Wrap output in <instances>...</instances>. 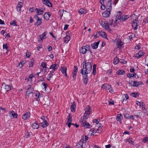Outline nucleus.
Masks as SVG:
<instances>
[{
    "instance_id": "22",
    "label": "nucleus",
    "mask_w": 148,
    "mask_h": 148,
    "mask_svg": "<svg viewBox=\"0 0 148 148\" xmlns=\"http://www.w3.org/2000/svg\"><path fill=\"white\" fill-rule=\"evenodd\" d=\"M30 113L28 112H26L23 115L22 119L25 120L29 118L30 116Z\"/></svg>"
},
{
    "instance_id": "36",
    "label": "nucleus",
    "mask_w": 148,
    "mask_h": 148,
    "mask_svg": "<svg viewBox=\"0 0 148 148\" xmlns=\"http://www.w3.org/2000/svg\"><path fill=\"white\" fill-rule=\"evenodd\" d=\"M34 77V76L32 74H30L29 77L28 78H25V80H28V82L30 83L32 82L31 79H32Z\"/></svg>"
},
{
    "instance_id": "59",
    "label": "nucleus",
    "mask_w": 148,
    "mask_h": 148,
    "mask_svg": "<svg viewBox=\"0 0 148 148\" xmlns=\"http://www.w3.org/2000/svg\"><path fill=\"white\" fill-rule=\"evenodd\" d=\"M129 114H126L124 115V117L126 119H129Z\"/></svg>"
},
{
    "instance_id": "58",
    "label": "nucleus",
    "mask_w": 148,
    "mask_h": 148,
    "mask_svg": "<svg viewBox=\"0 0 148 148\" xmlns=\"http://www.w3.org/2000/svg\"><path fill=\"white\" fill-rule=\"evenodd\" d=\"M35 9L34 7L31 8H29V11L31 12H34V10H35Z\"/></svg>"
},
{
    "instance_id": "38",
    "label": "nucleus",
    "mask_w": 148,
    "mask_h": 148,
    "mask_svg": "<svg viewBox=\"0 0 148 148\" xmlns=\"http://www.w3.org/2000/svg\"><path fill=\"white\" fill-rule=\"evenodd\" d=\"M136 74L135 73H130L128 74L127 76L129 78H132L133 77H135L136 76Z\"/></svg>"
},
{
    "instance_id": "13",
    "label": "nucleus",
    "mask_w": 148,
    "mask_h": 148,
    "mask_svg": "<svg viewBox=\"0 0 148 148\" xmlns=\"http://www.w3.org/2000/svg\"><path fill=\"white\" fill-rule=\"evenodd\" d=\"M130 18L132 22H138V16L134 14H132Z\"/></svg>"
},
{
    "instance_id": "57",
    "label": "nucleus",
    "mask_w": 148,
    "mask_h": 148,
    "mask_svg": "<svg viewBox=\"0 0 148 148\" xmlns=\"http://www.w3.org/2000/svg\"><path fill=\"white\" fill-rule=\"evenodd\" d=\"M130 85L132 86L139 87V84H130Z\"/></svg>"
},
{
    "instance_id": "25",
    "label": "nucleus",
    "mask_w": 148,
    "mask_h": 148,
    "mask_svg": "<svg viewBox=\"0 0 148 148\" xmlns=\"http://www.w3.org/2000/svg\"><path fill=\"white\" fill-rule=\"evenodd\" d=\"M132 22V25L134 30H135L136 29L138 26V25L137 24L138 22L134 21Z\"/></svg>"
},
{
    "instance_id": "42",
    "label": "nucleus",
    "mask_w": 148,
    "mask_h": 148,
    "mask_svg": "<svg viewBox=\"0 0 148 148\" xmlns=\"http://www.w3.org/2000/svg\"><path fill=\"white\" fill-rule=\"evenodd\" d=\"M32 127L33 129H37L39 126L36 122H35L32 125Z\"/></svg>"
},
{
    "instance_id": "63",
    "label": "nucleus",
    "mask_w": 148,
    "mask_h": 148,
    "mask_svg": "<svg viewBox=\"0 0 148 148\" xmlns=\"http://www.w3.org/2000/svg\"><path fill=\"white\" fill-rule=\"evenodd\" d=\"M140 48V46L139 45H138L136 46L135 47V49H137L138 50H139Z\"/></svg>"
},
{
    "instance_id": "61",
    "label": "nucleus",
    "mask_w": 148,
    "mask_h": 148,
    "mask_svg": "<svg viewBox=\"0 0 148 148\" xmlns=\"http://www.w3.org/2000/svg\"><path fill=\"white\" fill-rule=\"evenodd\" d=\"M100 8L101 10H104L106 8V7L105 5H102L101 6Z\"/></svg>"
},
{
    "instance_id": "44",
    "label": "nucleus",
    "mask_w": 148,
    "mask_h": 148,
    "mask_svg": "<svg viewBox=\"0 0 148 148\" xmlns=\"http://www.w3.org/2000/svg\"><path fill=\"white\" fill-rule=\"evenodd\" d=\"M100 34L101 36L104 38H107L106 34L104 32H101Z\"/></svg>"
},
{
    "instance_id": "17",
    "label": "nucleus",
    "mask_w": 148,
    "mask_h": 148,
    "mask_svg": "<svg viewBox=\"0 0 148 148\" xmlns=\"http://www.w3.org/2000/svg\"><path fill=\"white\" fill-rule=\"evenodd\" d=\"M124 43L120 40H119L116 41V45L118 48H121Z\"/></svg>"
},
{
    "instance_id": "30",
    "label": "nucleus",
    "mask_w": 148,
    "mask_h": 148,
    "mask_svg": "<svg viewBox=\"0 0 148 148\" xmlns=\"http://www.w3.org/2000/svg\"><path fill=\"white\" fill-rule=\"evenodd\" d=\"M84 141V139H81V140L76 145V146L79 147L80 146L81 147V148H82Z\"/></svg>"
},
{
    "instance_id": "2",
    "label": "nucleus",
    "mask_w": 148,
    "mask_h": 148,
    "mask_svg": "<svg viewBox=\"0 0 148 148\" xmlns=\"http://www.w3.org/2000/svg\"><path fill=\"white\" fill-rule=\"evenodd\" d=\"M112 3L109 2H108L106 5V10L102 13L103 17L108 18L112 10Z\"/></svg>"
},
{
    "instance_id": "15",
    "label": "nucleus",
    "mask_w": 148,
    "mask_h": 148,
    "mask_svg": "<svg viewBox=\"0 0 148 148\" xmlns=\"http://www.w3.org/2000/svg\"><path fill=\"white\" fill-rule=\"evenodd\" d=\"M67 70V68L65 66H62L61 67V71L62 73L66 77L67 76V74L66 73Z\"/></svg>"
},
{
    "instance_id": "1",
    "label": "nucleus",
    "mask_w": 148,
    "mask_h": 148,
    "mask_svg": "<svg viewBox=\"0 0 148 148\" xmlns=\"http://www.w3.org/2000/svg\"><path fill=\"white\" fill-rule=\"evenodd\" d=\"M92 64L90 62H86L85 60L83 62V68L81 70V71L83 72V73H89L92 69Z\"/></svg>"
},
{
    "instance_id": "24",
    "label": "nucleus",
    "mask_w": 148,
    "mask_h": 148,
    "mask_svg": "<svg viewBox=\"0 0 148 148\" xmlns=\"http://www.w3.org/2000/svg\"><path fill=\"white\" fill-rule=\"evenodd\" d=\"M123 118V116L121 114H118L116 117V120L117 121H119L120 123H121V119Z\"/></svg>"
},
{
    "instance_id": "10",
    "label": "nucleus",
    "mask_w": 148,
    "mask_h": 148,
    "mask_svg": "<svg viewBox=\"0 0 148 148\" xmlns=\"http://www.w3.org/2000/svg\"><path fill=\"white\" fill-rule=\"evenodd\" d=\"M41 66H42V72L43 73H45L47 70V64L45 62H42L41 64Z\"/></svg>"
},
{
    "instance_id": "6",
    "label": "nucleus",
    "mask_w": 148,
    "mask_h": 148,
    "mask_svg": "<svg viewBox=\"0 0 148 148\" xmlns=\"http://www.w3.org/2000/svg\"><path fill=\"white\" fill-rule=\"evenodd\" d=\"M34 18L36 20V22L35 25L37 26H39L42 23V18H40L38 17L37 15H35Z\"/></svg>"
},
{
    "instance_id": "19",
    "label": "nucleus",
    "mask_w": 148,
    "mask_h": 148,
    "mask_svg": "<svg viewBox=\"0 0 148 148\" xmlns=\"http://www.w3.org/2000/svg\"><path fill=\"white\" fill-rule=\"evenodd\" d=\"M23 5V1H22V2H20L18 3L17 6V10L18 12H20L21 11V8L22 7Z\"/></svg>"
},
{
    "instance_id": "56",
    "label": "nucleus",
    "mask_w": 148,
    "mask_h": 148,
    "mask_svg": "<svg viewBox=\"0 0 148 148\" xmlns=\"http://www.w3.org/2000/svg\"><path fill=\"white\" fill-rule=\"evenodd\" d=\"M31 55V53L27 51L26 53V56L27 57V58H29V57Z\"/></svg>"
},
{
    "instance_id": "62",
    "label": "nucleus",
    "mask_w": 148,
    "mask_h": 148,
    "mask_svg": "<svg viewBox=\"0 0 148 148\" xmlns=\"http://www.w3.org/2000/svg\"><path fill=\"white\" fill-rule=\"evenodd\" d=\"M141 116V113L140 112H138L137 113V114L136 115V116L137 117H140Z\"/></svg>"
},
{
    "instance_id": "39",
    "label": "nucleus",
    "mask_w": 148,
    "mask_h": 148,
    "mask_svg": "<svg viewBox=\"0 0 148 148\" xmlns=\"http://www.w3.org/2000/svg\"><path fill=\"white\" fill-rule=\"evenodd\" d=\"M87 50L85 48L84 46L81 47V49L80 50V52L83 54H84L86 53Z\"/></svg>"
},
{
    "instance_id": "14",
    "label": "nucleus",
    "mask_w": 148,
    "mask_h": 148,
    "mask_svg": "<svg viewBox=\"0 0 148 148\" xmlns=\"http://www.w3.org/2000/svg\"><path fill=\"white\" fill-rule=\"evenodd\" d=\"M59 67L58 65L57 64H55L51 65L49 69H52L53 72L56 70Z\"/></svg>"
},
{
    "instance_id": "3",
    "label": "nucleus",
    "mask_w": 148,
    "mask_h": 148,
    "mask_svg": "<svg viewBox=\"0 0 148 148\" xmlns=\"http://www.w3.org/2000/svg\"><path fill=\"white\" fill-rule=\"evenodd\" d=\"M101 26L107 30L109 32L110 31V29L108 23L107 21L105 20H102L101 23Z\"/></svg>"
},
{
    "instance_id": "11",
    "label": "nucleus",
    "mask_w": 148,
    "mask_h": 148,
    "mask_svg": "<svg viewBox=\"0 0 148 148\" xmlns=\"http://www.w3.org/2000/svg\"><path fill=\"white\" fill-rule=\"evenodd\" d=\"M81 124L82 126L85 127L86 128H89L91 125L88 123H87L86 121H81Z\"/></svg>"
},
{
    "instance_id": "28",
    "label": "nucleus",
    "mask_w": 148,
    "mask_h": 148,
    "mask_svg": "<svg viewBox=\"0 0 148 148\" xmlns=\"http://www.w3.org/2000/svg\"><path fill=\"white\" fill-rule=\"evenodd\" d=\"M49 123L46 120H44L41 123V125L43 128L46 127L49 125Z\"/></svg>"
},
{
    "instance_id": "47",
    "label": "nucleus",
    "mask_w": 148,
    "mask_h": 148,
    "mask_svg": "<svg viewBox=\"0 0 148 148\" xmlns=\"http://www.w3.org/2000/svg\"><path fill=\"white\" fill-rule=\"evenodd\" d=\"M70 40V36H65L64 38V42L66 43H68Z\"/></svg>"
},
{
    "instance_id": "52",
    "label": "nucleus",
    "mask_w": 148,
    "mask_h": 148,
    "mask_svg": "<svg viewBox=\"0 0 148 148\" xmlns=\"http://www.w3.org/2000/svg\"><path fill=\"white\" fill-rule=\"evenodd\" d=\"M123 95V96H124V98H123V100L126 101L129 99V96L127 94H124Z\"/></svg>"
},
{
    "instance_id": "43",
    "label": "nucleus",
    "mask_w": 148,
    "mask_h": 148,
    "mask_svg": "<svg viewBox=\"0 0 148 148\" xmlns=\"http://www.w3.org/2000/svg\"><path fill=\"white\" fill-rule=\"evenodd\" d=\"M101 125H98V126H99V128L97 129V130H96V132L95 133L97 132L99 134L101 132L102 129V128H101Z\"/></svg>"
},
{
    "instance_id": "5",
    "label": "nucleus",
    "mask_w": 148,
    "mask_h": 148,
    "mask_svg": "<svg viewBox=\"0 0 148 148\" xmlns=\"http://www.w3.org/2000/svg\"><path fill=\"white\" fill-rule=\"evenodd\" d=\"M78 70V67L77 66H75L74 69L72 72V76L71 78V80H73L75 79L77 76V74Z\"/></svg>"
},
{
    "instance_id": "45",
    "label": "nucleus",
    "mask_w": 148,
    "mask_h": 148,
    "mask_svg": "<svg viewBox=\"0 0 148 148\" xmlns=\"http://www.w3.org/2000/svg\"><path fill=\"white\" fill-rule=\"evenodd\" d=\"M3 50H6L7 51L6 52H7L8 51V44L7 43L3 44Z\"/></svg>"
},
{
    "instance_id": "34",
    "label": "nucleus",
    "mask_w": 148,
    "mask_h": 148,
    "mask_svg": "<svg viewBox=\"0 0 148 148\" xmlns=\"http://www.w3.org/2000/svg\"><path fill=\"white\" fill-rule=\"evenodd\" d=\"M90 114H85L84 113V116H83L82 118L80 120V121L81 122V121H86V120L88 118V116Z\"/></svg>"
},
{
    "instance_id": "12",
    "label": "nucleus",
    "mask_w": 148,
    "mask_h": 148,
    "mask_svg": "<svg viewBox=\"0 0 148 148\" xmlns=\"http://www.w3.org/2000/svg\"><path fill=\"white\" fill-rule=\"evenodd\" d=\"M9 116H12L13 118H17L18 115L17 113H15L13 110H10L9 112Z\"/></svg>"
},
{
    "instance_id": "32",
    "label": "nucleus",
    "mask_w": 148,
    "mask_h": 148,
    "mask_svg": "<svg viewBox=\"0 0 148 148\" xmlns=\"http://www.w3.org/2000/svg\"><path fill=\"white\" fill-rule=\"evenodd\" d=\"M111 86L109 84H103L101 86V88L103 89H105L108 90Z\"/></svg>"
},
{
    "instance_id": "18",
    "label": "nucleus",
    "mask_w": 148,
    "mask_h": 148,
    "mask_svg": "<svg viewBox=\"0 0 148 148\" xmlns=\"http://www.w3.org/2000/svg\"><path fill=\"white\" fill-rule=\"evenodd\" d=\"M91 112V108L89 106H87L85 109V114H90Z\"/></svg>"
},
{
    "instance_id": "40",
    "label": "nucleus",
    "mask_w": 148,
    "mask_h": 148,
    "mask_svg": "<svg viewBox=\"0 0 148 148\" xmlns=\"http://www.w3.org/2000/svg\"><path fill=\"white\" fill-rule=\"evenodd\" d=\"M132 139L131 138H130L128 139H126L125 140V142H128L129 143H130L132 145L134 144V142L132 140Z\"/></svg>"
},
{
    "instance_id": "35",
    "label": "nucleus",
    "mask_w": 148,
    "mask_h": 148,
    "mask_svg": "<svg viewBox=\"0 0 148 148\" xmlns=\"http://www.w3.org/2000/svg\"><path fill=\"white\" fill-rule=\"evenodd\" d=\"M139 95V94L138 92H132L131 93L130 95L136 98Z\"/></svg>"
},
{
    "instance_id": "31",
    "label": "nucleus",
    "mask_w": 148,
    "mask_h": 148,
    "mask_svg": "<svg viewBox=\"0 0 148 148\" xmlns=\"http://www.w3.org/2000/svg\"><path fill=\"white\" fill-rule=\"evenodd\" d=\"M76 107V106L75 102H73V103H72L71 105V111L73 112H75Z\"/></svg>"
},
{
    "instance_id": "54",
    "label": "nucleus",
    "mask_w": 148,
    "mask_h": 148,
    "mask_svg": "<svg viewBox=\"0 0 148 148\" xmlns=\"http://www.w3.org/2000/svg\"><path fill=\"white\" fill-rule=\"evenodd\" d=\"M121 12H120V13ZM116 18L120 20V21H121V16L120 15V13H118L117 14V15Z\"/></svg>"
},
{
    "instance_id": "50",
    "label": "nucleus",
    "mask_w": 148,
    "mask_h": 148,
    "mask_svg": "<svg viewBox=\"0 0 148 148\" xmlns=\"http://www.w3.org/2000/svg\"><path fill=\"white\" fill-rule=\"evenodd\" d=\"M16 22L15 20L12 21L10 23V24L14 26H16Z\"/></svg>"
},
{
    "instance_id": "55",
    "label": "nucleus",
    "mask_w": 148,
    "mask_h": 148,
    "mask_svg": "<svg viewBox=\"0 0 148 148\" xmlns=\"http://www.w3.org/2000/svg\"><path fill=\"white\" fill-rule=\"evenodd\" d=\"M143 141L145 143L147 142L148 141V137H145L143 139Z\"/></svg>"
},
{
    "instance_id": "4",
    "label": "nucleus",
    "mask_w": 148,
    "mask_h": 148,
    "mask_svg": "<svg viewBox=\"0 0 148 148\" xmlns=\"http://www.w3.org/2000/svg\"><path fill=\"white\" fill-rule=\"evenodd\" d=\"M116 20L114 22V21L113 19H112L110 21H109V28L110 29V31H112V29L114 28L116 25Z\"/></svg>"
},
{
    "instance_id": "16",
    "label": "nucleus",
    "mask_w": 148,
    "mask_h": 148,
    "mask_svg": "<svg viewBox=\"0 0 148 148\" xmlns=\"http://www.w3.org/2000/svg\"><path fill=\"white\" fill-rule=\"evenodd\" d=\"M144 53L143 52V51H140L138 53L135 54L134 56L138 59L139 58L141 57L143 55H144Z\"/></svg>"
},
{
    "instance_id": "29",
    "label": "nucleus",
    "mask_w": 148,
    "mask_h": 148,
    "mask_svg": "<svg viewBox=\"0 0 148 148\" xmlns=\"http://www.w3.org/2000/svg\"><path fill=\"white\" fill-rule=\"evenodd\" d=\"M125 73V71L123 70H119L116 72V74L119 75H123Z\"/></svg>"
},
{
    "instance_id": "7",
    "label": "nucleus",
    "mask_w": 148,
    "mask_h": 148,
    "mask_svg": "<svg viewBox=\"0 0 148 148\" xmlns=\"http://www.w3.org/2000/svg\"><path fill=\"white\" fill-rule=\"evenodd\" d=\"M81 73L83 75V81L84 83H87L88 81V77L87 75L88 73H83V72L81 71Z\"/></svg>"
},
{
    "instance_id": "53",
    "label": "nucleus",
    "mask_w": 148,
    "mask_h": 148,
    "mask_svg": "<svg viewBox=\"0 0 148 148\" xmlns=\"http://www.w3.org/2000/svg\"><path fill=\"white\" fill-rule=\"evenodd\" d=\"M68 118V122H69V123L71 122V123L72 121V118L70 115H69V116L67 117Z\"/></svg>"
},
{
    "instance_id": "33",
    "label": "nucleus",
    "mask_w": 148,
    "mask_h": 148,
    "mask_svg": "<svg viewBox=\"0 0 148 148\" xmlns=\"http://www.w3.org/2000/svg\"><path fill=\"white\" fill-rule=\"evenodd\" d=\"M47 34V32H44L43 34L40 35V40L42 41L43 39H45L46 38V35Z\"/></svg>"
},
{
    "instance_id": "26",
    "label": "nucleus",
    "mask_w": 148,
    "mask_h": 148,
    "mask_svg": "<svg viewBox=\"0 0 148 148\" xmlns=\"http://www.w3.org/2000/svg\"><path fill=\"white\" fill-rule=\"evenodd\" d=\"M99 43V41H98L96 42H95L91 45V46L93 49H96L98 47V45Z\"/></svg>"
},
{
    "instance_id": "21",
    "label": "nucleus",
    "mask_w": 148,
    "mask_h": 148,
    "mask_svg": "<svg viewBox=\"0 0 148 148\" xmlns=\"http://www.w3.org/2000/svg\"><path fill=\"white\" fill-rule=\"evenodd\" d=\"M35 10L36 11V15H40L42 14L43 13V10H41L39 8H36L35 9Z\"/></svg>"
},
{
    "instance_id": "64",
    "label": "nucleus",
    "mask_w": 148,
    "mask_h": 148,
    "mask_svg": "<svg viewBox=\"0 0 148 148\" xmlns=\"http://www.w3.org/2000/svg\"><path fill=\"white\" fill-rule=\"evenodd\" d=\"M119 62L120 63H123V64H125L126 63V62L124 60H119Z\"/></svg>"
},
{
    "instance_id": "46",
    "label": "nucleus",
    "mask_w": 148,
    "mask_h": 148,
    "mask_svg": "<svg viewBox=\"0 0 148 148\" xmlns=\"http://www.w3.org/2000/svg\"><path fill=\"white\" fill-rule=\"evenodd\" d=\"M113 3V4L115 5L118 2V0H108V2H109Z\"/></svg>"
},
{
    "instance_id": "27",
    "label": "nucleus",
    "mask_w": 148,
    "mask_h": 148,
    "mask_svg": "<svg viewBox=\"0 0 148 148\" xmlns=\"http://www.w3.org/2000/svg\"><path fill=\"white\" fill-rule=\"evenodd\" d=\"M43 3L49 7H51L52 4L49 0H42Z\"/></svg>"
},
{
    "instance_id": "37",
    "label": "nucleus",
    "mask_w": 148,
    "mask_h": 148,
    "mask_svg": "<svg viewBox=\"0 0 148 148\" xmlns=\"http://www.w3.org/2000/svg\"><path fill=\"white\" fill-rule=\"evenodd\" d=\"M129 18V16L127 15H123L121 16V21H124L125 20H126L128 18Z\"/></svg>"
},
{
    "instance_id": "60",
    "label": "nucleus",
    "mask_w": 148,
    "mask_h": 148,
    "mask_svg": "<svg viewBox=\"0 0 148 148\" xmlns=\"http://www.w3.org/2000/svg\"><path fill=\"white\" fill-rule=\"evenodd\" d=\"M24 63H25L24 62H20L19 66L20 68L22 67L23 66V65L24 64Z\"/></svg>"
},
{
    "instance_id": "8",
    "label": "nucleus",
    "mask_w": 148,
    "mask_h": 148,
    "mask_svg": "<svg viewBox=\"0 0 148 148\" xmlns=\"http://www.w3.org/2000/svg\"><path fill=\"white\" fill-rule=\"evenodd\" d=\"M34 98L36 101H40V98L42 97V95L40 94L38 92H36L34 96Z\"/></svg>"
},
{
    "instance_id": "20",
    "label": "nucleus",
    "mask_w": 148,
    "mask_h": 148,
    "mask_svg": "<svg viewBox=\"0 0 148 148\" xmlns=\"http://www.w3.org/2000/svg\"><path fill=\"white\" fill-rule=\"evenodd\" d=\"M2 86L4 88L6 91H8L10 90L12 87L10 85H6V84H2Z\"/></svg>"
},
{
    "instance_id": "49",
    "label": "nucleus",
    "mask_w": 148,
    "mask_h": 148,
    "mask_svg": "<svg viewBox=\"0 0 148 148\" xmlns=\"http://www.w3.org/2000/svg\"><path fill=\"white\" fill-rule=\"evenodd\" d=\"M66 12V11L63 10H60L59 11V14L60 16L61 17H62L63 16V14L64 12Z\"/></svg>"
},
{
    "instance_id": "9",
    "label": "nucleus",
    "mask_w": 148,
    "mask_h": 148,
    "mask_svg": "<svg viewBox=\"0 0 148 148\" xmlns=\"http://www.w3.org/2000/svg\"><path fill=\"white\" fill-rule=\"evenodd\" d=\"M28 87L26 92V93L29 95H32L33 93V92L34 90V88L33 87H31V86L30 85L28 86Z\"/></svg>"
},
{
    "instance_id": "41",
    "label": "nucleus",
    "mask_w": 148,
    "mask_h": 148,
    "mask_svg": "<svg viewBox=\"0 0 148 148\" xmlns=\"http://www.w3.org/2000/svg\"><path fill=\"white\" fill-rule=\"evenodd\" d=\"M79 12L81 14H86V10L83 8L80 9L79 10Z\"/></svg>"
},
{
    "instance_id": "51",
    "label": "nucleus",
    "mask_w": 148,
    "mask_h": 148,
    "mask_svg": "<svg viewBox=\"0 0 148 148\" xmlns=\"http://www.w3.org/2000/svg\"><path fill=\"white\" fill-rule=\"evenodd\" d=\"M34 62V60H33V59H32L31 61V62L29 63V67H31L33 66Z\"/></svg>"
},
{
    "instance_id": "23",
    "label": "nucleus",
    "mask_w": 148,
    "mask_h": 148,
    "mask_svg": "<svg viewBox=\"0 0 148 148\" xmlns=\"http://www.w3.org/2000/svg\"><path fill=\"white\" fill-rule=\"evenodd\" d=\"M51 14L49 12H46L44 15V17L46 20H48Z\"/></svg>"
},
{
    "instance_id": "48",
    "label": "nucleus",
    "mask_w": 148,
    "mask_h": 148,
    "mask_svg": "<svg viewBox=\"0 0 148 148\" xmlns=\"http://www.w3.org/2000/svg\"><path fill=\"white\" fill-rule=\"evenodd\" d=\"M119 62L118 58L116 57L114 58L113 63L115 64H116L118 63Z\"/></svg>"
}]
</instances>
